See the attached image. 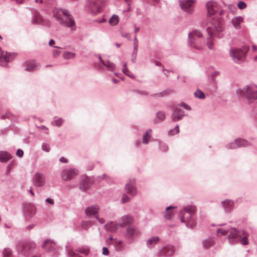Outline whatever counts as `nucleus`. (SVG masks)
Instances as JSON below:
<instances>
[{
    "label": "nucleus",
    "instance_id": "4d7b16f0",
    "mask_svg": "<svg viewBox=\"0 0 257 257\" xmlns=\"http://www.w3.org/2000/svg\"><path fill=\"white\" fill-rule=\"evenodd\" d=\"M46 202L47 203H49V204H51V205H53V204H54V200H53L52 199H51V198H49L46 199Z\"/></svg>",
    "mask_w": 257,
    "mask_h": 257
},
{
    "label": "nucleus",
    "instance_id": "a878e982",
    "mask_svg": "<svg viewBox=\"0 0 257 257\" xmlns=\"http://www.w3.org/2000/svg\"><path fill=\"white\" fill-rule=\"evenodd\" d=\"M119 17L118 16L116 15H113L112 17L109 19L108 21V23L111 26H115L119 22Z\"/></svg>",
    "mask_w": 257,
    "mask_h": 257
},
{
    "label": "nucleus",
    "instance_id": "4c0bfd02",
    "mask_svg": "<svg viewBox=\"0 0 257 257\" xmlns=\"http://www.w3.org/2000/svg\"><path fill=\"white\" fill-rule=\"evenodd\" d=\"M4 257H13L11 250L9 248H5L3 251Z\"/></svg>",
    "mask_w": 257,
    "mask_h": 257
},
{
    "label": "nucleus",
    "instance_id": "4be33fe9",
    "mask_svg": "<svg viewBox=\"0 0 257 257\" xmlns=\"http://www.w3.org/2000/svg\"><path fill=\"white\" fill-rule=\"evenodd\" d=\"M243 22V18L241 16L233 18L231 20L233 26L237 29L240 28V24Z\"/></svg>",
    "mask_w": 257,
    "mask_h": 257
},
{
    "label": "nucleus",
    "instance_id": "39448f33",
    "mask_svg": "<svg viewBox=\"0 0 257 257\" xmlns=\"http://www.w3.org/2000/svg\"><path fill=\"white\" fill-rule=\"evenodd\" d=\"M247 50L248 49L246 47L241 49H232L230 50V55L234 61L239 63L244 60Z\"/></svg>",
    "mask_w": 257,
    "mask_h": 257
},
{
    "label": "nucleus",
    "instance_id": "13d9d810",
    "mask_svg": "<svg viewBox=\"0 0 257 257\" xmlns=\"http://www.w3.org/2000/svg\"><path fill=\"white\" fill-rule=\"evenodd\" d=\"M115 244L119 248L121 246V241L119 240H114Z\"/></svg>",
    "mask_w": 257,
    "mask_h": 257
},
{
    "label": "nucleus",
    "instance_id": "0eeeda50",
    "mask_svg": "<svg viewBox=\"0 0 257 257\" xmlns=\"http://www.w3.org/2000/svg\"><path fill=\"white\" fill-rule=\"evenodd\" d=\"M105 0H88V8L90 12L94 15L99 13L102 6L104 5Z\"/></svg>",
    "mask_w": 257,
    "mask_h": 257
},
{
    "label": "nucleus",
    "instance_id": "69168bd1",
    "mask_svg": "<svg viewBox=\"0 0 257 257\" xmlns=\"http://www.w3.org/2000/svg\"><path fill=\"white\" fill-rule=\"evenodd\" d=\"M39 128L41 130H48V128H47L46 126H44V125H42L40 127H39Z\"/></svg>",
    "mask_w": 257,
    "mask_h": 257
},
{
    "label": "nucleus",
    "instance_id": "3c124183",
    "mask_svg": "<svg viewBox=\"0 0 257 257\" xmlns=\"http://www.w3.org/2000/svg\"><path fill=\"white\" fill-rule=\"evenodd\" d=\"M138 41L136 38V37L135 36V39H134V49L135 50H137V48H138Z\"/></svg>",
    "mask_w": 257,
    "mask_h": 257
},
{
    "label": "nucleus",
    "instance_id": "f03ea898",
    "mask_svg": "<svg viewBox=\"0 0 257 257\" xmlns=\"http://www.w3.org/2000/svg\"><path fill=\"white\" fill-rule=\"evenodd\" d=\"M223 23L220 19H212L207 25V31L210 37L219 36L223 31Z\"/></svg>",
    "mask_w": 257,
    "mask_h": 257
},
{
    "label": "nucleus",
    "instance_id": "9d476101",
    "mask_svg": "<svg viewBox=\"0 0 257 257\" xmlns=\"http://www.w3.org/2000/svg\"><path fill=\"white\" fill-rule=\"evenodd\" d=\"M184 213L181 217V220L183 222H188L193 215L196 212V208L194 206H186L184 208Z\"/></svg>",
    "mask_w": 257,
    "mask_h": 257
},
{
    "label": "nucleus",
    "instance_id": "4468645a",
    "mask_svg": "<svg viewBox=\"0 0 257 257\" xmlns=\"http://www.w3.org/2000/svg\"><path fill=\"white\" fill-rule=\"evenodd\" d=\"M125 190L127 193L131 195H135L137 193V190L135 187V180H130L125 185Z\"/></svg>",
    "mask_w": 257,
    "mask_h": 257
},
{
    "label": "nucleus",
    "instance_id": "a211bd4d",
    "mask_svg": "<svg viewBox=\"0 0 257 257\" xmlns=\"http://www.w3.org/2000/svg\"><path fill=\"white\" fill-rule=\"evenodd\" d=\"M55 246L54 241L49 239L45 240L42 245V247L49 252L55 250Z\"/></svg>",
    "mask_w": 257,
    "mask_h": 257
},
{
    "label": "nucleus",
    "instance_id": "f3484780",
    "mask_svg": "<svg viewBox=\"0 0 257 257\" xmlns=\"http://www.w3.org/2000/svg\"><path fill=\"white\" fill-rule=\"evenodd\" d=\"M24 212L27 216L32 217L36 213V208L32 204H28L25 205Z\"/></svg>",
    "mask_w": 257,
    "mask_h": 257
},
{
    "label": "nucleus",
    "instance_id": "8fccbe9b",
    "mask_svg": "<svg viewBox=\"0 0 257 257\" xmlns=\"http://www.w3.org/2000/svg\"><path fill=\"white\" fill-rule=\"evenodd\" d=\"M36 4H45L47 2L46 0H34Z\"/></svg>",
    "mask_w": 257,
    "mask_h": 257
},
{
    "label": "nucleus",
    "instance_id": "680f3d73",
    "mask_svg": "<svg viewBox=\"0 0 257 257\" xmlns=\"http://www.w3.org/2000/svg\"><path fill=\"white\" fill-rule=\"evenodd\" d=\"M60 161L62 163H66L67 162V160L64 157H61L60 159Z\"/></svg>",
    "mask_w": 257,
    "mask_h": 257
},
{
    "label": "nucleus",
    "instance_id": "c9c22d12",
    "mask_svg": "<svg viewBox=\"0 0 257 257\" xmlns=\"http://www.w3.org/2000/svg\"><path fill=\"white\" fill-rule=\"evenodd\" d=\"M194 95L195 97L199 98L200 99H204L205 98V94L204 93L200 90H197L195 93Z\"/></svg>",
    "mask_w": 257,
    "mask_h": 257
},
{
    "label": "nucleus",
    "instance_id": "f704fd0d",
    "mask_svg": "<svg viewBox=\"0 0 257 257\" xmlns=\"http://www.w3.org/2000/svg\"><path fill=\"white\" fill-rule=\"evenodd\" d=\"M42 22V18L39 14L36 15L34 18L32 20V23L33 24L40 23Z\"/></svg>",
    "mask_w": 257,
    "mask_h": 257
},
{
    "label": "nucleus",
    "instance_id": "e433bc0d",
    "mask_svg": "<svg viewBox=\"0 0 257 257\" xmlns=\"http://www.w3.org/2000/svg\"><path fill=\"white\" fill-rule=\"evenodd\" d=\"M214 243V241L211 239H207L204 241L203 244L205 248H209L212 246Z\"/></svg>",
    "mask_w": 257,
    "mask_h": 257
},
{
    "label": "nucleus",
    "instance_id": "774afa93",
    "mask_svg": "<svg viewBox=\"0 0 257 257\" xmlns=\"http://www.w3.org/2000/svg\"><path fill=\"white\" fill-rule=\"evenodd\" d=\"M208 47L210 49H211L212 48V43H208Z\"/></svg>",
    "mask_w": 257,
    "mask_h": 257
},
{
    "label": "nucleus",
    "instance_id": "72a5a7b5",
    "mask_svg": "<svg viewBox=\"0 0 257 257\" xmlns=\"http://www.w3.org/2000/svg\"><path fill=\"white\" fill-rule=\"evenodd\" d=\"M122 72L126 75L127 76L133 78L134 76L132 73L128 70V69L126 67V63H125L123 65V68L122 69Z\"/></svg>",
    "mask_w": 257,
    "mask_h": 257
},
{
    "label": "nucleus",
    "instance_id": "f257e3e1",
    "mask_svg": "<svg viewBox=\"0 0 257 257\" xmlns=\"http://www.w3.org/2000/svg\"><path fill=\"white\" fill-rule=\"evenodd\" d=\"M53 16L61 25L73 29L75 23L68 12L63 9L55 8L53 11Z\"/></svg>",
    "mask_w": 257,
    "mask_h": 257
},
{
    "label": "nucleus",
    "instance_id": "de8ad7c7",
    "mask_svg": "<svg viewBox=\"0 0 257 257\" xmlns=\"http://www.w3.org/2000/svg\"><path fill=\"white\" fill-rule=\"evenodd\" d=\"M121 201L123 203H126L130 201V198L126 195H123L122 197Z\"/></svg>",
    "mask_w": 257,
    "mask_h": 257
},
{
    "label": "nucleus",
    "instance_id": "bb28decb",
    "mask_svg": "<svg viewBox=\"0 0 257 257\" xmlns=\"http://www.w3.org/2000/svg\"><path fill=\"white\" fill-rule=\"evenodd\" d=\"M133 218L130 216H125L122 218V223L121 225H126L133 222Z\"/></svg>",
    "mask_w": 257,
    "mask_h": 257
},
{
    "label": "nucleus",
    "instance_id": "2f4dec72",
    "mask_svg": "<svg viewBox=\"0 0 257 257\" xmlns=\"http://www.w3.org/2000/svg\"><path fill=\"white\" fill-rule=\"evenodd\" d=\"M127 233L130 236L135 235L138 234V231L133 227H128L127 230Z\"/></svg>",
    "mask_w": 257,
    "mask_h": 257
},
{
    "label": "nucleus",
    "instance_id": "aec40b11",
    "mask_svg": "<svg viewBox=\"0 0 257 257\" xmlns=\"http://www.w3.org/2000/svg\"><path fill=\"white\" fill-rule=\"evenodd\" d=\"M92 184V181L87 177L82 178L80 184V188L83 191L87 190Z\"/></svg>",
    "mask_w": 257,
    "mask_h": 257
},
{
    "label": "nucleus",
    "instance_id": "2eb2a0df",
    "mask_svg": "<svg viewBox=\"0 0 257 257\" xmlns=\"http://www.w3.org/2000/svg\"><path fill=\"white\" fill-rule=\"evenodd\" d=\"M24 66L25 70L27 71H33L37 69L39 65L37 64L35 60H29L26 61Z\"/></svg>",
    "mask_w": 257,
    "mask_h": 257
},
{
    "label": "nucleus",
    "instance_id": "79ce46f5",
    "mask_svg": "<svg viewBox=\"0 0 257 257\" xmlns=\"http://www.w3.org/2000/svg\"><path fill=\"white\" fill-rule=\"evenodd\" d=\"M79 251L81 253H83L85 254V255H87L89 253V250L88 248L86 247H82L79 249Z\"/></svg>",
    "mask_w": 257,
    "mask_h": 257
},
{
    "label": "nucleus",
    "instance_id": "6ab92c4d",
    "mask_svg": "<svg viewBox=\"0 0 257 257\" xmlns=\"http://www.w3.org/2000/svg\"><path fill=\"white\" fill-rule=\"evenodd\" d=\"M184 115L183 111L180 108L176 107L175 108L172 115V119L174 121L180 120Z\"/></svg>",
    "mask_w": 257,
    "mask_h": 257
},
{
    "label": "nucleus",
    "instance_id": "5fc2aeb1",
    "mask_svg": "<svg viewBox=\"0 0 257 257\" xmlns=\"http://www.w3.org/2000/svg\"><path fill=\"white\" fill-rule=\"evenodd\" d=\"M68 254L70 257H76L77 254L72 250L68 251Z\"/></svg>",
    "mask_w": 257,
    "mask_h": 257
},
{
    "label": "nucleus",
    "instance_id": "dca6fc26",
    "mask_svg": "<svg viewBox=\"0 0 257 257\" xmlns=\"http://www.w3.org/2000/svg\"><path fill=\"white\" fill-rule=\"evenodd\" d=\"M208 13L210 15H214L218 10V6L216 3L209 1L206 4Z\"/></svg>",
    "mask_w": 257,
    "mask_h": 257
},
{
    "label": "nucleus",
    "instance_id": "9b49d317",
    "mask_svg": "<svg viewBox=\"0 0 257 257\" xmlns=\"http://www.w3.org/2000/svg\"><path fill=\"white\" fill-rule=\"evenodd\" d=\"M195 0H181L180 5L182 10L188 13H191L194 10Z\"/></svg>",
    "mask_w": 257,
    "mask_h": 257
},
{
    "label": "nucleus",
    "instance_id": "49530a36",
    "mask_svg": "<svg viewBox=\"0 0 257 257\" xmlns=\"http://www.w3.org/2000/svg\"><path fill=\"white\" fill-rule=\"evenodd\" d=\"M218 233H220L222 235H224L228 233V230L226 231L222 229H218L217 230Z\"/></svg>",
    "mask_w": 257,
    "mask_h": 257
},
{
    "label": "nucleus",
    "instance_id": "603ef678",
    "mask_svg": "<svg viewBox=\"0 0 257 257\" xmlns=\"http://www.w3.org/2000/svg\"><path fill=\"white\" fill-rule=\"evenodd\" d=\"M102 253L104 255H107L109 254V251L107 247H103L102 248Z\"/></svg>",
    "mask_w": 257,
    "mask_h": 257
},
{
    "label": "nucleus",
    "instance_id": "6e6d98bb",
    "mask_svg": "<svg viewBox=\"0 0 257 257\" xmlns=\"http://www.w3.org/2000/svg\"><path fill=\"white\" fill-rule=\"evenodd\" d=\"M24 154L23 151L21 149H18L17 151L16 154L18 156L21 157L23 156Z\"/></svg>",
    "mask_w": 257,
    "mask_h": 257
},
{
    "label": "nucleus",
    "instance_id": "0e129e2a",
    "mask_svg": "<svg viewBox=\"0 0 257 257\" xmlns=\"http://www.w3.org/2000/svg\"><path fill=\"white\" fill-rule=\"evenodd\" d=\"M182 106H183V107L186 109H190V107L188 105H186V104H183L182 105Z\"/></svg>",
    "mask_w": 257,
    "mask_h": 257
},
{
    "label": "nucleus",
    "instance_id": "7c9ffc66",
    "mask_svg": "<svg viewBox=\"0 0 257 257\" xmlns=\"http://www.w3.org/2000/svg\"><path fill=\"white\" fill-rule=\"evenodd\" d=\"M174 208L175 207H172V206H169L166 208V213H165V218L166 219H170L171 217V216L173 215V212L172 211H171L170 209H172Z\"/></svg>",
    "mask_w": 257,
    "mask_h": 257
},
{
    "label": "nucleus",
    "instance_id": "37998d69",
    "mask_svg": "<svg viewBox=\"0 0 257 257\" xmlns=\"http://www.w3.org/2000/svg\"><path fill=\"white\" fill-rule=\"evenodd\" d=\"M237 6L239 9L242 10L246 8V5L243 2H239L237 4Z\"/></svg>",
    "mask_w": 257,
    "mask_h": 257
},
{
    "label": "nucleus",
    "instance_id": "052dcab7",
    "mask_svg": "<svg viewBox=\"0 0 257 257\" xmlns=\"http://www.w3.org/2000/svg\"><path fill=\"white\" fill-rule=\"evenodd\" d=\"M251 51L253 52H257V46L252 45L251 47Z\"/></svg>",
    "mask_w": 257,
    "mask_h": 257
},
{
    "label": "nucleus",
    "instance_id": "cd10ccee",
    "mask_svg": "<svg viewBox=\"0 0 257 257\" xmlns=\"http://www.w3.org/2000/svg\"><path fill=\"white\" fill-rule=\"evenodd\" d=\"M233 205V202L229 200H226L222 202V205L226 210L230 209L232 208Z\"/></svg>",
    "mask_w": 257,
    "mask_h": 257
},
{
    "label": "nucleus",
    "instance_id": "338daca9",
    "mask_svg": "<svg viewBox=\"0 0 257 257\" xmlns=\"http://www.w3.org/2000/svg\"><path fill=\"white\" fill-rule=\"evenodd\" d=\"M112 81H113V82L114 83H118V81H118V80H117V79H112Z\"/></svg>",
    "mask_w": 257,
    "mask_h": 257
},
{
    "label": "nucleus",
    "instance_id": "a19ab883",
    "mask_svg": "<svg viewBox=\"0 0 257 257\" xmlns=\"http://www.w3.org/2000/svg\"><path fill=\"white\" fill-rule=\"evenodd\" d=\"M179 127L178 125H177L175 129L171 130L169 132V135L170 136L174 135L176 134L179 133Z\"/></svg>",
    "mask_w": 257,
    "mask_h": 257
},
{
    "label": "nucleus",
    "instance_id": "b1692460",
    "mask_svg": "<svg viewBox=\"0 0 257 257\" xmlns=\"http://www.w3.org/2000/svg\"><path fill=\"white\" fill-rule=\"evenodd\" d=\"M119 226V224H116L115 222H111L109 223H107L106 225V228L107 230L110 231H114L116 230L118 227Z\"/></svg>",
    "mask_w": 257,
    "mask_h": 257
},
{
    "label": "nucleus",
    "instance_id": "58836bf2",
    "mask_svg": "<svg viewBox=\"0 0 257 257\" xmlns=\"http://www.w3.org/2000/svg\"><path fill=\"white\" fill-rule=\"evenodd\" d=\"M237 140L238 142V147H244L247 145V142L244 140L240 139H238Z\"/></svg>",
    "mask_w": 257,
    "mask_h": 257
},
{
    "label": "nucleus",
    "instance_id": "423d86ee",
    "mask_svg": "<svg viewBox=\"0 0 257 257\" xmlns=\"http://www.w3.org/2000/svg\"><path fill=\"white\" fill-rule=\"evenodd\" d=\"M237 93L239 95L245 96L248 99H257V91L254 85L246 86L243 89L238 90Z\"/></svg>",
    "mask_w": 257,
    "mask_h": 257
},
{
    "label": "nucleus",
    "instance_id": "1a4fd4ad",
    "mask_svg": "<svg viewBox=\"0 0 257 257\" xmlns=\"http://www.w3.org/2000/svg\"><path fill=\"white\" fill-rule=\"evenodd\" d=\"M99 210V207L97 205H93L88 207L85 210V213L88 216L94 215L96 219L101 223L103 224L104 223V220L103 218H100L98 216V211Z\"/></svg>",
    "mask_w": 257,
    "mask_h": 257
},
{
    "label": "nucleus",
    "instance_id": "393cba45",
    "mask_svg": "<svg viewBox=\"0 0 257 257\" xmlns=\"http://www.w3.org/2000/svg\"><path fill=\"white\" fill-rule=\"evenodd\" d=\"M11 159V156L6 152H0V161L6 162Z\"/></svg>",
    "mask_w": 257,
    "mask_h": 257
},
{
    "label": "nucleus",
    "instance_id": "c756f323",
    "mask_svg": "<svg viewBox=\"0 0 257 257\" xmlns=\"http://www.w3.org/2000/svg\"><path fill=\"white\" fill-rule=\"evenodd\" d=\"M159 238L158 237H153L147 241V245L148 246L151 247L153 245L156 244L159 241Z\"/></svg>",
    "mask_w": 257,
    "mask_h": 257
},
{
    "label": "nucleus",
    "instance_id": "e2e57ef3",
    "mask_svg": "<svg viewBox=\"0 0 257 257\" xmlns=\"http://www.w3.org/2000/svg\"><path fill=\"white\" fill-rule=\"evenodd\" d=\"M55 44V41L53 40H50L49 45L50 46L53 47V45Z\"/></svg>",
    "mask_w": 257,
    "mask_h": 257
},
{
    "label": "nucleus",
    "instance_id": "5701e85b",
    "mask_svg": "<svg viewBox=\"0 0 257 257\" xmlns=\"http://www.w3.org/2000/svg\"><path fill=\"white\" fill-rule=\"evenodd\" d=\"M100 60L102 63V64L105 67L107 68L109 70L113 71L115 69V65L108 60H102L101 59L100 57Z\"/></svg>",
    "mask_w": 257,
    "mask_h": 257
},
{
    "label": "nucleus",
    "instance_id": "09e8293b",
    "mask_svg": "<svg viewBox=\"0 0 257 257\" xmlns=\"http://www.w3.org/2000/svg\"><path fill=\"white\" fill-rule=\"evenodd\" d=\"M60 53L61 52L58 50L55 49L53 50V55L55 57L58 56Z\"/></svg>",
    "mask_w": 257,
    "mask_h": 257
},
{
    "label": "nucleus",
    "instance_id": "864d4df0",
    "mask_svg": "<svg viewBox=\"0 0 257 257\" xmlns=\"http://www.w3.org/2000/svg\"><path fill=\"white\" fill-rule=\"evenodd\" d=\"M63 120L62 119H59L55 121V125L60 126L63 123Z\"/></svg>",
    "mask_w": 257,
    "mask_h": 257
},
{
    "label": "nucleus",
    "instance_id": "6e6552de",
    "mask_svg": "<svg viewBox=\"0 0 257 257\" xmlns=\"http://www.w3.org/2000/svg\"><path fill=\"white\" fill-rule=\"evenodd\" d=\"M16 56V54L5 52L0 48V65L6 66L7 64L13 60Z\"/></svg>",
    "mask_w": 257,
    "mask_h": 257
},
{
    "label": "nucleus",
    "instance_id": "20e7f679",
    "mask_svg": "<svg viewBox=\"0 0 257 257\" xmlns=\"http://www.w3.org/2000/svg\"><path fill=\"white\" fill-rule=\"evenodd\" d=\"M202 34L198 31H194L189 35L190 46L197 50H201L203 46V40Z\"/></svg>",
    "mask_w": 257,
    "mask_h": 257
},
{
    "label": "nucleus",
    "instance_id": "c85d7f7f",
    "mask_svg": "<svg viewBox=\"0 0 257 257\" xmlns=\"http://www.w3.org/2000/svg\"><path fill=\"white\" fill-rule=\"evenodd\" d=\"M151 132L152 131L151 130H148L143 136V143L145 144H148L149 142V140L151 136Z\"/></svg>",
    "mask_w": 257,
    "mask_h": 257
},
{
    "label": "nucleus",
    "instance_id": "c03bdc74",
    "mask_svg": "<svg viewBox=\"0 0 257 257\" xmlns=\"http://www.w3.org/2000/svg\"><path fill=\"white\" fill-rule=\"evenodd\" d=\"M42 148L43 151L48 152L50 150V147L49 145L46 144H43L42 146Z\"/></svg>",
    "mask_w": 257,
    "mask_h": 257
},
{
    "label": "nucleus",
    "instance_id": "f8f14e48",
    "mask_svg": "<svg viewBox=\"0 0 257 257\" xmlns=\"http://www.w3.org/2000/svg\"><path fill=\"white\" fill-rule=\"evenodd\" d=\"M33 183L37 187L43 186L45 184V178L44 175L40 173H36L33 178Z\"/></svg>",
    "mask_w": 257,
    "mask_h": 257
},
{
    "label": "nucleus",
    "instance_id": "a18cd8bd",
    "mask_svg": "<svg viewBox=\"0 0 257 257\" xmlns=\"http://www.w3.org/2000/svg\"><path fill=\"white\" fill-rule=\"evenodd\" d=\"M157 116L160 120H163L165 118V114L163 112H159L157 113Z\"/></svg>",
    "mask_w": 257,
    "mask_h": 257
},
{
    "label": "nucleus",
    "instance_id": "ddd939ff",
    "mask_svg": "<svg viewBox=\"0 0 257 257\" xmlns=\"http://www.w3.org/2000/svg\"><path fill=\"white\" fill-rule=\"evenodd\" d=\"M77 174V171L74 169L65 170L62 172V178L64 180H69Z\"/></svg>",
    "mask_w": 257,
    "mask_h": 257
},
{
    "label": "nucleus",
    "instance_id": "473e14b6",
    "mask_svg": "<svg viewBox=\"0 0 257 257\" xmlns=\"http://www.w3.org/2000/svg\"><path fill=\"white\" fill-rule=\"evenodd\" d=\"M75 54L70 52H65L63 54V58L65 59H73L75 57Z\"/></svg>",
    "mask_w": 257,
    "mask_h": 257
},
{
    "label": "nucleus",
    "instance_id": "ea45409f",
    "mask_svg": "<svg viewBox=\"0 0 257 257\" xmlns=\"http://www.w3.org/2000/svg\"><path fill=\"white\" fill-rule=\"evenodd\" d=\"M238 148L237 140H235L234 142L231 143L229 145V148L231 149H235Z\"/></svg>",
    "mask_w": 257,
    "mask_h": 257
},
{
    "label": "nucleus",
    "instance_id": "7ed1b4c3",
    "mask_svg": "<svg viewBox=\"0 0 257 257\" xmlns=\"http://www.w3.org/2000/svg\"><path fill=\"white\" fill-rule=\"evenodd\" d=\"M228 239H237L242 245L248 244V235L244 230H237L234 228H232L228 230Z\"/></svg>",
    "mask_w": 257,
    "mask_h": 257
},
{
    "label": "nucleus",
    "instance_id": "bf43d9fd",
    "mask_svg": "<svg viewBox=\"0 0 257 257\" xmlns=\"http://www.w3.org/2000/svg\"><path fill=\"white\" fill-rule=\"evenodd\" d=\"M82 226L84 229H87L88 227V223L86 222H83L82 223Z\"/></svg>",
    "mask_w": 257,
    "mask_h": 257
},
{
    "label": "nucleus",
    "instance_id": "412c9836",
    "mask_svg": "<svg viewBox=\"0 0 257 257\" xmlns=\"http://www.w3.org/2000/svg\"><path fill=\"white\" fill-rule=\"evenodd\" d=\"M174 252V249L172 246L168 245L163 248L160 252L161 255L171 256Z\"/></svg>",
    "mask_w": 257,
    "mask_h": 257
}]
</instances>
